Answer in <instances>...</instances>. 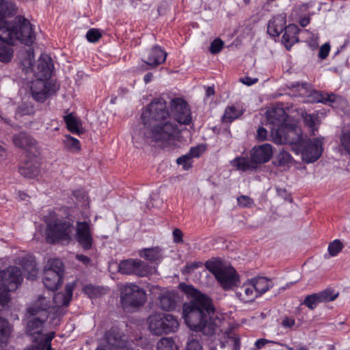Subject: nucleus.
Returning a JSON list of instances; mask_svg holds the SVG:
<instances>
[{
  "mask_svg": "<svg viewBox=\"0 0 350 350\" xmlns=\"http://www.w3.org/2000/svg\"><path fill=\"white\" fill-rule=\"evenodd\" d=\"M143 126L138 135L148 144L154 142L165 148L175 144L180 130L175 121L170 119L166 101L162 98H154L141 116Z\"/></svg>",
  "mask_w": 350,
  "mask_h": 350,
  "instance_id": "nucleus-1",
  "label": "nucleus"
},
{
  "mask_svg": "<svg viewBox=\"0 0 350 350\" xmlns=\"http://www.w3.org/2000/svg\"><path fill=\"white\" fill-rule=\"evenodd\" d=\"M179 289L191 298L183 306V317L187 326L195 332H202L207 336L213 335L216 330L215 307L212 300L192 285L180 283Z\"/></svg>",
  "mask_w": 350,
  "mask_h": 350,
  "instance_id": "nucleus-2",
  "label": "nucleus"
},
{
  "mask_svg": "<svg viewBox=\"0 0 350 350\" xmlns=\"http://www.w3.org/2000/svg\"><path fill=\"white\" fill-rule=\"evenodd\" d=\"M35 40L32 25L24 16L17 15L12 21H0V41L10 45L18 41L30 46Z\"/></svg>",
  "mask_w": 350,
  "mask_h": 350,
  "instance_id": "nucleus-3",
  "label": "nucleus"
},
{
  "mask_svg": "<svg viewBox=\"0 0 350 350\" xmlns=\"http://www.w3.org/2000/svg\"><path fill=\"white\" fill-rule=\"evenodd\" d=\"M46 224L45 234L49 243H69L75 230V220L70 217L58 215L54 211H50L44 216Z\"/></svg>",
  "mask_w": 350,
  "mask_h": 350,
  "instance_id": "nucleus-4",
  "label": "nucleus"
},
{
  "mask_svg": "<svg viewBox=\"0 0 350 350\" xmlns=\"http://www.w3.org/2000/svg\"><path fill=\"white\" fill-rule=\"evenodd\" d=\"M204 266L214 275L224 289L228 290L237 285L239 275L232 267L224 265L219 259L208 260L205 262Z\"/></svg>",
  "mask_w": 350,
  "mask_h": 350,
  "instance_id": "nucleus-5",
  "label": "nucleus"
},
{
  "mask_svg": "<svg viewBox=\"0 0 350 350\" xmlns=\"http://www.w3.org/2000/svg\"><path fill=\"white\" fill-rule=\"evenodd\" d=\"M5 274L0 279V305L5 306L10 301V292L17 288L23 281L22 271L18 267L0 270Z\"/></svg>",
  "mask_w": 350,
  "mask_h": 350,
  "instance_id": "nucleus-6",
  "label": "nucleus"
},
{
  "mask_svg": "<svg viewBox=\"0 0 350 350\" xmlns=\"http://www.w3.org/2000/svg\"><path fill=\"white\" fill-rule=\"evenodd\" d=\"M147 323L150 332L157 336L175 332L179 326L176 317L165 313L150 314L147 319Z\"/></svg>",
  "mask_w": 350,
  "mask_h": 350,
  "instance_id": "nucleus-7",
  "label": "nucleus"
},
{
  "mask_svg": "<svg viewBox=\"0 0 350 350\" xmlns=\"http://www.w3.org/2000/svg\"><path fill=\"white\" fill-rule=\"evenodd\" d=\"M271 136L275 144L295 145L299 148L305 138L301 135L299 127L286 124L279 128H271Z\"/></svg>",
  "mask_w": 350,
  "mask_h": 350,
  "instance_id": "nucleus-8",
  "label": "nucleus"
},
{
  "mask_svg": "<svg viewBox=\"0 0 350 350\" xmlns=\"http://www.w3.org/2000/svg\"><path fill=\"white\" fill-rule=\"evenodd\" d=\"M146 299L145 291L135 284H126L120 290V301L124 309L139 307Z\"/></svg>",
  "mask_w": 350,
  "mask_h": 350,
  "instance_id": "nucleus-9",
  "label": "nucleus"
},
{
  "mask_svg": "<svg viewBox=\"0 0 350 350\" xmlns=\"http://www.w3.org/2000/svg\"><path fill=\"white\" fill-rule=\"evenodd\" d=\"M310 84L307 82H290L288 88L292 90L301 91L299 94L304 95L309 93L308 101L310 103H322L326 104L327 103H334L336 100V96L334 94H323L319 91H309Z\"/></svg>",
  "mask_w": 350,
  "mask_h": 350,
  "instance_id": "nucleus-10",
  "label": "nucleus"
},
{
  "mask_svg": "<svg viewBox=\"0 0 350 350\" xmlns=\"http://www.w3.org/2000/svg\"><path fill=\"white\" fill-rule=\"evenodd\" d=\"M58 90L55 82L37 79L31 83L30 92L32 98L38 103H44L51 94Z\"/></svg>",
  "mask_w": 350,
  "mask_h": 350,
  "instance_id": "nucleus-11",
  "label": "nucleus"
},
{
  "mask_svg": "<svg viewBox=\"0 0 350 350\" xmlns=\"http://www.w3.org/2000/svg\"><path fill=\"white\" fill-rule=\"evenodd\" d=\"M323 139H304L298 149L301 151L303 159L307 163L316 161L323 152Z\"/></svg>",
  "mask_w": 350,
  "mask_h": 350,
  "instance_id": "nucleus-12",
  "label": "nucleus"
},
{
  "mask_svg": "<svg viewBox=\"0 0 350 350\" xmlns=\"http://www.w3.org/2000/svg\"><path fill=\"white\" fill-rule=\"evenodd\" d=\"M118 270L122 274L139 277H145L151 273V268L146 262L133 258L122 260L119 264Z\"/></svg>",
  "mask_w": 350,
  "mask_h": 350,
  "instance_id": "nucleus-13",
  "label": "nucleus"
},
{
  "mask_svg": "<svg viewBox=\"0 0 350 350\" xmlns=\"http://www.w3.org/2000/svg\"><path fill=\"white\" fill-rule=\"evenodd\" d=\"M172 113L175 119L181 124L188 125L191 123L192 117L187 103L181 98H175L170 101Z\"/></svg>",
  "mask_w": 350,
  "mask_h": 350,
  "instance_id": "nucleus-14",
  "label": "nucleus"
},
{
  "mask_svg": "<svg viewBox=\"0 0 350 350\" xmlns=\"http://www.w3.org/2000/svg\"><path fill=\"white\" fill-rule=\"evenodd\" d=\"M75 239L83 250H90L92 247V230L88 222L77 221Z\"/></svg>",
  "mask_w": 350,
  "mask_h": 350,
  "instance_id": "nucleus-15",
  "label": "nucleus"
},
{
  "mask_svg": "<svg viewBox=\"0 0 350 350\" xmlns=\"http://www.w3.org/2000/svg\"><path fill=\"white\" fill-rule=\"evenodd\" d=\"M338 296L334 289L326 288L317 293L307 295L302 304L310 310H314L320 303L329 302L335 300Z\"/></svg>",
  "mask_w": 350,
  "mask_h": 350,
  "instance_id": "nucleus-16",
  "label": "nucleus"
},
{
  "mask_svg": "<svg viewBox=\"0 0 350 350\" xmlns=\"http://www.w3.org/2000/svg\"><path fill=\"white\" fill-rule=\"evenodd\" d=\"M273 147L269 144L254 146L250 152V156L258 167L259 165L268 162L273 156Z\"/></svg>",
  "mask_w": 350,
  "mask_h": 350,
  "instance_id": "nucleus-17",
  "label": "nucleus"
},
{
  "mask_svg": "<svg viewBox=\"0 0 350 350\" xmlns=\"http://www.w3.org/2000/svg\"><path fill=\"white\" fill-rule=\"evenodd\" d=\"M18 172L23 177L33 178L40 173V163L39 159L33 156L29 157L18 167Z\"/></svg>",
  "mask_w": 350,
  "mask_h": 350,
  "instance_id": "nucleus-18",
  "label": "nucleus"
},
{
  "mask_svg": "<svg viewBox=\"0 0 350 350\" xmlns=\"http://www.w3.org/2000/svg\"><path fill=\"white\" fill-rule=\"evenodd\" d=\"M53 70L52 59L46 54H42L38 60L36 68L34 70L37 79L46 80L51 78Z\"/></svg>",
  "mask_w": 350,
  "mask_h": 350,
  "instance_id": "nucleus-19",
  "label": "nucleus"
},
{
  "mask_svg": "<svg viewBox=\"0 0 350 350\" xmlns=\"http://www.w3.org/2000/svg\"><path fill=\"white\" fill-rule=\"evenodd\" d=\"M167 53H165L160 46L156 45L153 46L148 53L147 58L144 62L152 68L163 64L165 62Z\"/></svg>",
  "mask_w": 350,
  "mask_h": 350,
  "instance_id": "nucleus-20",
  "label": "nucleus"
},
{
  "mask_svg": "<svg viewBox=\"0 0 350 350\" xmlns=\"http://www.w3.org/2000/svg\"><path fill=\"white\" fill-rule=\"evenodd\" d=\"M285 31L282 36V40L288 51L291 50L292 46L299 42L298 33L300 29L297 25L295 24H290L288 26L285 25L284 29Z\"/></svg>",
  "mask_w": 350,
  "mask_h": 350,
  "instance_id": "nucleus-21",
  "label": "nucleus"
},
{
  "mask_svg": "<svg viewBox=\"0 0 350 350\" xmlns=\"http://www.w3.org/2000/svg\"><path fill=\"white\" fill-rule=\"evenodd\" d=\"M13 143L18 148L33 150L36 149V141L25 132H20L13 136Z\"/></svg>",
  "mask_w": 350,
  "mask_h": 350,
  "instance_id": "nucleus-22",
  "label": "nucleus"
},
{
  "mask_svg": "<svg viewBox=\"0 0 350 350\" xmlns=\"http://www.w3.org/2000/svg\"><path fill=\"white\" fill-rule=\"evenodd\" d=\"M286 17L282 14L274 16L267 25V33L273 37H278L284 29Z\"/></svg>",
  "mask_w": 350,
  "mask_h": 350,
  "instance_id": "nucleus-23",
  "label": "nucleus"
},
{
  "mask_svg": "<svg viewBox=\"0 0 350 350\" xmlns=\"http://www.w3.org/2000/svg\"><path fill=\"white\" fill-rule=\"evenodd\" d=\"M267 118L272 128H279L286 124V113L282 108H275L267 111Z\"/></svg>",
  "mask_w": 350,
  "mask_h": 350,
  "instance_id": "nucleus-24",
  "label": "nucleus"
},
{
  "mask_svg": "<svg viewBox=\"0 0 350 350\" xmlns=\"http://www.w3.org/2000/svg\"><path fill=\"white\" fill-rule=\"evenodd\" d=\"M62 275H58L55 271H44L43 283L44 286L50 291L57 290L63 283Z\"/></svg>",
  "mask_w": 350,
  "mask_h": 350,
  "instance_id": "nucleus-25",
  "label": "nucleus"
},
{
  "mask_svg": "<svg viewBox=\"0 0 350 350\" xmlns=\"http://www.w3.org/2000/svg\"><path fill=\"white\" fill-rule=\"evenodd\" d=\"M141 258L146 259L152 264H159L163 260L162 250L159 247L144 248L139 252Z\"/></svg>",
  "mask_w": 350,
  "mask_h": 350,
  "instance_id": "nucleus-26",
  "label": "nucleus"
},
{
  "mask_svg": "<svg viewBox=\"0 0 350 350\" xmlns=\"http://www.w3.org/2000/svg\"><path fill=\"white\" fill-rule=\"evenodd\" d=\"M107 344L115 348H122L125 346V340L122 334L116 327H112L105 334Z\"/></svg>",
  "mask_w": 350,
  "mask_h": 350,
  "instance_id": "nucleus-27",
  "label": "nucleus"
},
{
  "mask_svg": "<svg viewBox=\"0 0 350 350\" xmlns=\"http://www.w3.org/2000/svg\"><path fill=\"white\" fill-rule=\"evenodd\" d=\"M178 297L176 293H166L159 298L158 306L163 310L170 311L176 308Z\"/></svg>",
  "mask_w": 350,
  "mask_h": 350,
  "instance_id": "nucleus-28",
  "label": "nucleus"
},
{
  "mask_svg": "<svg viewBox=\"0 0 350 350\" xmlns=\"http://www.w3.org/2000/svg\"><path fill=\"white\" fill-rule=\"evenodd\" d=\"M231 165L242 172L252 171L258 168L253 159L243 157L234 158L231 161Z\"/></svg>",
  "mask_w": 350,
  "mask_h": 350,
  "instance_id": "nucleus-29",
  "label": "nucleus"
},
{
  "mask_svg": "<svg viewBox=\"0 0 350 350\" xmlns=\"http://www.w3.org/2000/svg\"><path fill=\"white\" fill-rule=\"evenodd\" d=\"M46 319H41L40 317H36L29 321L27 323V333L33 338H40L42 335V325Z\"/></svg>",
  "mask_w": 350,
  "mask_h": 350,
  "instance_id": "nucleus-30",
  "label": "nucleus"
},
{
  "mask_svg": "<svg viewBox=\"0 0 350 350\" xmlns=\"http://www.w3.org/2000/svg\"><path fill=\"white\" fill-rule=\"evenodd\" d=\"M258 296L267 292L273 286V282L265 277H257L252 280Z\"/></svg>",
  "mask_w": 350,
  "mask_h": 350,
  "instance_id": "nucleus-31",
  "label": "nucleus"
},
{
  "mask_svg": "<svg viewBox=\"0 0 350 350\" xmlns=\"http://www.w3.org/2000/svg\"><path fill=\"white\" fill-rule=\"evenodd\" d=\"M67 129L74 134H81L83 133L82 124L79 120L75 118L72 113L64 117Z\"/></svg>",
  "mask_w": 350,
  "mask_h": 350,
  "instance_id": "nucleus-32",
  "label": "nucleus"
},
{
  "mask_svg": "<svg viewBox=\"0 0 350 350\" xmlns=\"http://www.w3.org/2000/svg\"><path fill=\"white\" fill-rule=\"evenodd\" d=\"M51 307L50 301L46 297L40 296L38 298L34 306L28 308L27 312L30 315L34 316L40 311H46Z\"/></svg>",
  "mask_w": 350,
  "mask_h": 350,
  "instance_id": "nucleus-33",
  "label": "nucleus"
},
{
  "mask_svg": "<svg viewBox=\"0 0 350 350\" xmlns=\"http://www.w3.org/2000/svg\"><path fill=\"white\" fill-rule=\"evenodd\" d=\"M292 157L291 154L284 150H280L278 154L273 159L272 163L276 167H286L292 161Z\"/></svg>",
  "mask_w": 350,
  "mask_h": 350,
  "instance_id": "nucleus-34",
  "label": "nucleus"
},
{
  "mask_svg": "<svg viewBox=\"0 0 350 350\" xmlns=\"http://www.w3.org/2000/svg\"><path fill=\"white\" fill-rule=\"evenodd\" d=\"M16 6L12 1L0 0V18L13 16Z\"/></svg>",
  "mask_w": 350,
  "mask_h": 350,
  "instance_id": "nucleus-35",
  "label": "nucleus"
},
{
  "mask_svg": "<svg viewBox=\"0 0 350 350\" xmlns=\"http://www.w3.org/2000/svg\"><path fill=\"white\" fill-rule=\"evenodd\" d=\"M12 45L6 42H0V62L2 63H9L13 58L14 50Z\"/></svg>",
  "mask_w": 350,
  "mask_h": 350,
  "instance_id": "nucleus-36",
  "label": "nucleus"
},
{
  "mask_svg": "<svg viewBox=\"0 0 350 350\" xmlns=\"http://www.w3.org/2000/svg\"><path fill=\"white\" fill-rule=\"evenodd\" d=\"M10 333L11 328L9 322L0 317V346L7 344Z\"/></svg>",
  "mask_w": 350,
  "mask_h": 350,
  "instance_id": "nucleus-37",
  "label": "nucleus"
},
{
  "mask_svg": "<svg viewBox=\"0 0 350 350\" xmlns=\"http://www.w3.org/2000/svg\"><path fill=\"white\" fill-rule=\"evenodd\" d=\"M35 113L34 107L27 103H22L16 107L15 118L18 119L25 116H32Z\"/></svg>",
  "mask_w": 350,
  "mask_h": 350,
  "instance_id": "nucleus-38",
  "label": "nucleus"
},
{
  "mask_svg": "<svg viewBox=\"0 0 350 350\" xmlns=\"http://www.w3.org/2000/svg\"><path fill=\"white\" fill-rule=\"evenodd\" d=\"M53 271L58 275L64 276V265L60 259L55 258L49 260L44 267V271Z\"/></svg>",
  "mask_w": 350,
  "mask_h": 350,
  "instance_id": "nucleus-39",
  "label": "nucleus"
},
{
  "mask_svg": "<svg viewBox=\"0 0 350 350\" xmlns=\"http://www.w3.org/2000/svg\"><path fill=\"white\" fill-rule=\"evenodd\" d=\"M242 114V111L237 109L234 105L226 107L224 114L222 116L223 121L225 122H231Z\"/></svg>",
  "mask_w": 350,
  "mask_h": 350,
  "instance_id": "nucleus-40",
  "label": "nucleus"
},
{
  "mask_svg": "<svg viewBox=\"0 0 350 350\" xmlns=\"http://www.w3.org/2000/svg\"><path fill=\"white\" fill-rule=\"evenodd\" d=\"M239 293L242 295L243 293L245 299V301H250L253 300L255 297H258V295L255 291V287L254 286L252 282H251L250 284H244L241 288Z\"/></svg>",
  "mask_w": 350,
  "mask_h": 350,
  "instance_id": "nucleus-41",
  "label": "nucleus"
},
{
  "mask_svg": "<svg viewBox=\"0 0 350 350\" xmlns=\"http://www.w3.org/2000/svg\"><path fill=\"white\" fill-rule=\"evenodd\" d=\"M304 121L305 124L310 129V133L311 135H315V132L317 131V128L315 126L318 122L317 115L306 114L304 116Z\"/></svg>",
  "mask_w": 350,
  "mask_h": 350,
  "instance_id": "nucleus-42",
  "label": "nucleus"
},
{
  "mask_svg": "<svg viewBox=\"0 0 350 350\" xmlns=\"http://www.w3.org/2000/svg\"><path fill=\"white\" fill-rule=\"evenodd\" d=\"M157 350H178L177 346L171 338H162L157 345Z\"/></svg>",
  "mask_w": 350,
  "mask_h": 350,
  "instance_id": "nucleus-43",
  "label": "nucleus"
},
{
  "mask_svg": "<svg viewBox=\"0 0 350 350\" xmlns=\"http://www.w3.org/2000/svg\"><path fill=\"white\" fill-rule=\"evenodd\" d=\"M22 266L23 268L29 271V275L27 276V279L29 280H34L36 276V263L33 260H27L23 258L22 260Z\"/></svg>",
  "mask_w": 350,
  "mask_h": 350,
  "instance_id": "nucleus-44",
  "label": "nucleus"
},
{
  "mask_svg": "<svg viewBox=\"0 0 350 350\" xmlns=\"http://www.w3.org/2000/svg\"><path fill=\"white\" fill-rule=\"evenodd\" d=\"M103 288L94 286L92 284L85 285L83 288V291L90 298H96L100 296L103 293Z\"/></svg>",
  "mask_w": 350,
  "mask_h": 350,
  "instance_id": "nucleus-45",
  "label": "nucleus"
},
{
  "mask_svg": "<svg viewBox=\"0 0 350 350\" xmlns=\"http://www.w3.org/2000/svg\"><path fill=\"white\" fill-rule=\"evenodd\" d=\"M72 297V288L70 286L66 285V293L57 294L55 297V299H62V302L61 303V305L66 306L69 304L70 301H71Z\"/></svg>",
  "mask_w": 350,
  "mask_h": 350,
  "instance_id": "nucleus-46",
  "label": "nucleus"
},
{
  "mask_svg": "<svg viewBox=\"0 0 350 350\" xmlns=\"http://www.w3.org/2000/svg\"><path fill=\"white\" fill-rule=\"evenodd\" d=\"M237 205L239 207L242 208H250L254 206V202L248 196L241 195L237 197Z\"/></svg>",
  "mask_w": 350,
  "mask_h": 350,
  "instance_id": "nucleus-47",
  "label": "nucleus"
},
{
  "mask_svg": "<svg viewBox=\"0 0 350 350\" xmlns=\"http://www.w3.org/2000/svg\"><path fill=\"white\" fill-rule=\"evenodd\" d=\"M342 247L343 245L340 241L336 239L329 243L328 246V251L331 256H334L342 250Z\"/></svg>",
  "mask_w": 350,
  "mask_h": 350,
  "instance_id": "nucleus-48",
  "label": "nucleus"
},
{
  "mask_svg": "<svg viewBox=\"0 0 350 350\" xmlns=\"http://www.w3.org/2000/svg\"><path fill=\"white\" fill-rule=\"evenodd\" d=\"M176 163L178 165H183L185 170H188L192 166V159L187 153L186 154L178 157L176 160Z\"/></svg>",
  "mask_w": 350,
  "mask_h": 350,
  "instance_id": "nucleus-49",
  "label": "nucleus"
},
{
  "mask_svg": "<svg viewBox=\"0 0 350 350\" xmlns=\"http://www.w3.org/2000/svg\"><path fill=\"white\" fill-rule=\"evenodd\" d=\"M86 38L90 42H96L101 38V33L97 29H90L86 33Z\"/></svg>",
  "mask_w": 350,
  "mask_h": 350,
  "instance_id": "nucleus-50",
  "label": "nucleus"
},
{
  "mask_svg": "<svg viewBox=\"0 0 350 350\" xmlns=\"http://www.w3.org/2000/svg\"><path fill=\"white\" fill-rule=\"evenodd\" d=\"M224 45V42L220 38H216L211 43L210 52L217 54L222 50Z\"/></svg>",
  "mask_w": 350,
  "mask_h": 350,
  "instance_id": "nucleus-51",
  "label": "nucleus"
},
{
  "mask_svg": "<svg viewBox=\"0 0 350 350\" xmlns=\"http://www.w3.org/2000/svg\"><path fill=\"white\" fill-rule=\"evenodd\" d=\"M64 143L66 146L68 148H73L77 150H80L79 141L70 135L66 136Z\"/></svg>",
  "mask_w": 350,
  "mask_h": 350,
  "instance_id": "nucleus-52",
  "label": "nucleus"
},
{
  "mask_svg": "<svg viewBox=\"0 0 350 350\" xmlns=\"http://www.w3.org/2000/svg\"><path fill=\"white\" fill-rule=\"evenodd\" d=\"M341 144L346 152L350 154V131L342 133Z\"/></svg>",
  "mask_w": 350,
  "mask_h": 350,
  "instance_id": "nucleus-53",
  "label": "nucleus"
},
{
  "mask_svg": "<svg viewBox=\"0 0 350 350\" xmlns=\"http://www.w3.org/2000/svg\"><path fill=\"white\" fill-rule=\"evenodd\" d=\"M33 344L25 348L24 350H44L46 347L39 338H33Z\"/></svg>",
  "mask_w": 350,
  "mask_h": 350,
  "instance_id": "nucleus-54",
  "label": "nucleus"
},
{
  "mask_svg": "<svg viewBox=\"0 0 350 350\" xmlns=\"http://www.w3.org/2000/svg\"><path fill=\"white\" fill-rule=\"evenodd\" d=\"M202 266V262L200 261L193 262L191 263H187L184 267V271L186 273H191L192 271H193L195 269L200 267Z\"/></svg>",
  "mask_w": 350,
  "mask_h": 350,
  "instance_id": "nucleus-55",
  "label": "nucleus"
},
{
  "mask_svg": "<svg viewBox=\"0 0 350 350\" xmlns=\"http://www.w3.org/2000/svg\"><path fill=\"white\" fill-rule=\"evenodd\" d=\"M329 51L330 45L328 43H325L319 49V57L321 59H325L328 56Z\"/></svg>",
  "mask_w": 350,
  "mask_h": 350,
  "instance_id": "nucleus-56",
  "label": "nucleus"
},
{
  "mask_svg": "<svg viewBox=\"0 0 350 350\" xmlns=\"http://www.w3.org/2000/svg\"><path fill=\"white\" fill-rule=\"evenodd\" d=\"M187 350H202V347L198 340L192 339L187 342Z\"/></svg>",
  "mask_w": 350,
  "mask_h": 350,
  "instance_id": "nucleus-57",
  "label": "nucleus"
},
{
  "mask_svg": "<svg viewBox=\"0 0 350 350\" xmlns=\"http://www.w3.org/2000/svg\"><path fill=\"white\" fill-rule=\"evenodd\" d=\"M267 139V131L264 127H259L256 132V139L259 142L265 141Z\"/></svg>",
  "mask_w": 350,
  "mask_h": 350,
  "instance_id": "nucleus-58",
  "label": "nucleus"
},
{
  "mask_svg": "<svg viewBox=\"0 0 350 350\" xmlns=\"http://www.w3.org/2000/svg\"><path fill=\"white\" fill-rule=\"evenodd\" d=\"M173 237H174V242L176 243H183V232L182 231L176 228L173 230Z\"/></svg>",
  "mask_w": 350,
  "mask_h": 350,
  "instance_id": "nucleus-59",
  "label": "nucleus"
},
{
  "mask_svg": "<svg viewBox=\"0 0 350 350\" xmlns=\"http://www.w3.org/2000/svg\"><path fill=\"white\" fill-rule=\"evenodd\" d=\"M202 153L201 148L200 146H196L191 148L189 152L187 153L191 159L198 158Z\"/></svg>",
  "mask_w": 350,
  "mask_h": 350,
  "instance_id": "nucleus-60",
  "label": "nucleus"
},
{
  "mask_svg": "<svg viewBox=\"0 0 350 350\" xmlns=\"http://www.w3.org/2000/svg\"><path fill=\"white\" fill-rule=\"evenodd\" d=\"M55 334L53 332L51 333L48 336H43L42 334L40 336V339L42 343L44 344L45 347H47L51 344V341L54 337Z\"/></svg>",
  "mask_w": 350,
  "mask_h": 350,
  "instance_id": "nucleus-61",
  "label": "nucleus"
},
{
  "mask_svg": "<svg viewBox=\"0 0 350 350\" xmlns=\"http://www.w3.org/2000/svg\"><path fill=\"white\" fill-rule=\"evenodd\" d=\"M240 81L245 85H252L258 81V79L251 78L250 77H244L240 79Z\"/></svg>",
  "mask_w": 350,
  "mask_h": 350,
  "instance_id": "nucleus-62",
  "label": "nucleus"
},
{
  "mask_svg": "<svg viewBox=\"0 0 350 350\" xmlns=\"http://www.w3.org/2000/svg\"><path fill=\"white\" fill-rule=\"evenodd\" d=\"M76 258L85 265H88L91 262V259L88 256L83 254H77Z\"/></svg>",
  "mask_w": 350,
  "mask_h": 350,
  "instance_id": "nucleus-63",
  "label": "nucleus"
},
{
  "mask_svg": "<svg viewBox=\"0 0 350 350\" xmlns=\"http://www.w3.org/2000/svg\"><path fill=\"white\" fill-rule=\"evenodd\" d=\"M282 325L284 327H291L295 325V320L286 317L282 320Z\"/></svg>",
  "mask_w": 350,
  "mask_h": 350,
  "instance_id": "nucleus-64",
  "label": "nucleus"
}]
</instances>
